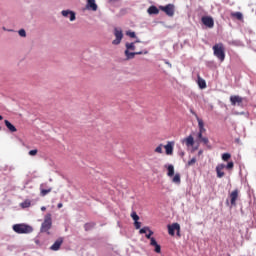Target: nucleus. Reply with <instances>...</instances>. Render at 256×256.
I'll use <instances>...</instances> for the list:
<instances>
[{
	"label": "nucleus",
	"mask_w": 256,
	"mask_h": 256,
	"mask_svg": "<svg viewBox=\"0 0 256 256\" xmlns=\"http://www.w3.org/2000/svg\"><path fill=\"white\" fill-rule=\"evenodd\" d=\"M212 49L216 58L223 63L225 61V45L223 43H217Z\"/></svg>",
	"instance_id": "f257e3e1"
},
{
	"label": "nucleus",
	"mask_w": 256,
	"mask_h": 256,
	"mask_svg": "<svg viewBox=\"0 0 256 256\" xmlns=\"http://www.w3.org/2000/svg\"><path fill=\"white\" fill-rule=\"evenodd\" d=\"M51 227H53V219L51 218V214H46L40 231L41 233H47V235H50L49 230L51 229Z\"/></svg>",
	"instance_id": "f03ea898"
},
{
	"label": "nucleus",
	"mask_w": 256,
	"mask_h": 256,
	"mask_svg": "<svg viewBox=\"0 0 256 256\" xmlns=\"http://www.w3.org/2000/svg\"><path fill=\"white\" fill-rule=\"evenodd\" d=\"M13 231L19 235H23L27 233H33V227L27 224H15L13 225Z\"/></svg>",
	"instance_id": "7ed1b4c3"
},
{
	"label": "nucleus",
	"mask_w": 256,
	"mask_h": 256,
	"mask_svg": "<svg viewBox=\"0 0 256 256\" xmlns=\"http://www.w3.org/2000/svg\"><path fill=\"white\" fill-rule=\"evenodd\" d=\"M114 37L112 45H120L121 41H123V30L121 28H114Z\"/></svg>",
	"instance_id": "20e7f679"
},
{
	"label": "nucleus",
	"mask_w": 256,
	"mask_h": 256,
	"mask_svg": "<svg viewBox=\"0 0 256 256\" xmlns=\"http://www.w3.org/2000/svg\"><path fill=\"white\" fill-rule=\"evenodd\" d=\"M160 11H163L168 17L175 15V5L168 4L166 6H159Z\"/></svg>",
	"instance_id": "39448f33"
},
{
	"label": "nucleus",
	"mask_w": 256,
	"mask_h": 256,
	"mask_svg": "<svg viewBox=\"0 0 256 256\" xmlns=\"http://www.w3.org/2000/svg\"><path fill=\"white\" fill-rule=\"evenodd\" d=\"M175 231H177V235H180L181 225L179 223H173L172 225H168V233L173 237L175 235Z\"/></svg>",
	"instance_id": "423d86ee"
},
{
	"label": "nucleus",
	"mask_w": 256,
	"mask_h": 256,
	"mask_svg": "<svg viewBox=\"0 0 256 256\" xmlns=\"http://www.w3.org/2000/svg\"><path fill=\"white\" fill-rule=\"evenodd\" d=\"M230 103L233 107H235V105H238V107H240V105L243 104V97L239 95H232L230 96Z\"/></svg>",
	"instance_id": "0eeeda50"
},
{
	"label": "nucleus",
	"mask_w": 256,
	"mask_h": 256,
	"mask_svg": "<svg viewBox=\"0 0 256 256\" xmlns=\"http://www.w3.org/2000/svg\"><path fill=\"white\" fill-rule=\"evenodd\" d=\"M202 23L209 29H213V27H215V21L209 16L202 17Z\"/></svg>",
	"instance_id": "6e6552de"
},
{
	"label": "nucleus",
	"mask_w": 256,
	"mask_h": 256,
	"mask_svg": "<svg viewBox=\"0 0 256 256\" xmlns=\"http://www.w3.org/2000/svg\"><path fill=\"white\" fill-rule=\"evenodd\" d=\"M147 53H149L147 50L138 52H129V50H125V56L127 57V59H134L135 55H147Z\"/></svg>",
	"instance_id": "1a4fd4ad"
},
{
	"label": "nucleus",
	"mask_w": 256,
	"mask_h": 256,
	"mask_svg": "<svg viewBox=\"0 0 256 256\" xmlns=\"http://www.w3.org/2000/svg\"><path fill=\"white\" fill-rule=\"evenodd\" d=\"M192 115L196 117V120L198 122L199 133H205L206 129H205V122H203V119L199 118V116L195 112H192Z\"/></svg>",
	"instance_id": "9d476101"
},
{
	"label": "nucleus",
	"mask_w": 256,
	"mask_h": 256,
	"mask_svg": "<svg viewBox=\"0 0 256 256\" xmlns=\"http://www.w3.org/2000/svg\"><path fill=\"white\" fill-rule=\"evenodd\" d=\"M225 169V164H218L216 166V175L218 179H223L225 177V172L223 171Z\"/></svg>",
	"instance_id": "9b49d317"
},
{
	"label": "nucleus",
	"mask_w": 256,
	"mask_h": 256,
	"mask_svg": "<svg viewBox=\"0 0 256 256\" xmlns=\"http://www.w3.org/2000/svg\"><path fill=\"white\" fill-rule=\"evenodd\" d=\"M63 245V238H58L52 246H50V251H59Z\"/></svg>",
	"instance_id": "f8f14e48"
},
{
	"label": "nucleus",
	"mask_w": 256,
	"mask_h": 256,
	"mask_svg": "<svg viewBox=\"0 0 256 256\" xmlns=\"http://www.w3.org/2000/svg\"><path fill=\"white\" fill-rule=\"evenodd\" d=\"M239 198V190H234L230 194V203L235 207L237 205V199Z\"/></svg>",
	"instance_id": "ddd939ff"
},
{
	"label": "nucleus",
	"mask_w": 256,
	"mask_h": 256,
	"mask_svg": "<svg viewBox=\"0 0 256 256\" xmlns=\"http://www.w3.org/2000/svg\"><path fill=\"white\" fill-rule=\"evenodd\" d=\"M43 187H47V184H41L40 185V195H41V197H45L46 195H49V193H51V191H53L52 188L45 189Z\"/></svg>",
	"instance_id": "4468645a"
},
{
	"label": "nucleus",
	"mask_w": 256,
	"mask_h": 256,
	"mask_svg": "<svg viewBox=\"0 0 256 256\" xmlns=\"http://www.w3.org/2000/svg\"><path fill=\"white\" fill-rule=\"evenodd\" d=\"M63 17H69L70 15V21H75V12L70 11V10H63L62 12Z\"/></svg>",
	"instance_id": "2eb2a0df"
},
{
	"label": "nucleus",
	"mask_w": 256,
	"mask_h": 256,
	"mask_svg": "<svg viewBox=\"0 0 256 256\" xmlns=\"http://www.w3.org/2000/svg\"><path fill=\"white\" fill-rule=\"evenodd\" d=\"M183 143H185L186 147H193L195 145V139L190 135L183 140Z\"/></svg>",
	"instance_id": "dca6fc26"
},
{
	"label": "nucleus",
	"mask_w": 256,
	"mask_h": 256,
	"mask_svg": "<svg viewBox=\"0 0 256 256\" xmlns=\"http://www.w3.org/2000/svg\"><path fill=\"white\" fill-rule=\"evenodd\" d=\"M150 245L155 248V253H161V245L157 243V240H155V238H151Z\"/></svg>",
	"instance_id": "f3484780"
},
{
	"label": "nucleus",
	"mask_w": 256,
	"mask_h": 256,
	"mask_svg": "<svg viewBox=\"0 0 256 256\" xmlns=\"http://www.w3.org/2000/svg\"><path fill=\"white\" fill-rule=\"evenodd\" d=\"M4 123L10 133H17V128L9 120H4Z\"/></svg>",
	"instance_id": "a211bd4d"
},
{
	"label": "nucleus",
	"mask_w": 256,
	"mask_h": 256,
	"mask_svg": "<svg viewBox=\"0 0 256 256\" xmlns=\"http://www.w3.org/2000/svg\"><path fill=\"white\" fill-rule=\"evenodd\" d=\"M173 145V142H168L167 145L164 146L166 155H173Z\"/></svg>",
	"instance_id": "6ab92c4d"
},
{
	"label": "nucleus",
	"mask_w": 256,
	"mask_h": 256,
	"mask_svg": "<svg viewBox=\"0 0 256 256\" xmlns=\"http://www.w3.org/2000/svg\"><path fill=\"white\" fill-rule=\"evenodd\" d=\"M87 9H91L92 11L97 10V4L95 3V0H87Z\"/></svg>",
	"instance_id": "aec40b11"
},
{
	"label": "nucleus",
	"mask_w": 256,
	"mask_h": 256,
	"mask_svg": "<svg viewBox=\"0 0 256 256\" xmlns=\"http://www.w3.org/2000/svg\"><path fill=\"white\" fill-rule=\"evenodd\" d=\"M147 13L149 15H159V8H157L156 6H150L147 10Z\"/></svg>",
	"instance_id": "412c9836"
},
{
	"label": "nucleus",
	"mask_w": 256,
	"mask_h": 256,
	"mask_svg": "<svg viewBox=\"0 0 256 256\" xmlns=\"http://www.w3.org/2000/svg\"><path fill=\"white\" fill-rule=\"evenodd\" d=\"M198 86L200 87V89L207 88V82H205V79L201 78V76H198Z\"/></svg>",
	"instance_id": "4be33fe9"
},
{
	"label": "nucleus",
	"mask_w": 256,
	"mask_h": 256,
	"mask_svg": "<svg viewBox=\"0 0 256 256\" xmlns=\"http://www.w3.org/2000/svg\"><path fill=\"white\" fill-rule=\"evenodd\" d=\"M167 170H168L167 172L168 177H173V175H175V167L173 165L170 164Z\"/></svg>",
	"instance_id": "5701e85b"
},
{
	"label": "nucleus",
	"mask_w": 256,
	"mask_h": 256,
	"mask_svg": "<svg viewBox=\"0 0 256 256\" xmlns=\"http://www.w3.org/2000/svg\"><path fill=\"white\" fill-rule=\"evenodd\" d=\"M95 222H88L84 225L85 231H91V229L95 228Z\"/></svg>",
	"instance_id": "b1692460"
},
{
	"label": "nucleus",
	"mask_w": 256,
	"mask_h": 256,
	"mask_svg": "<svg viewBox=\"0 0 256 256\" xmlns=\"http://www.w3.org/2000/svg\"><path fill=\"white\" fill-rule=\"evenodd\" d=\"M172 181L174 183H176V185H180L181 184V174L176 173L172 179Z\"/></svg>",
	"instance_id": "393cba45"
},
{
	"label": "nucleus",
	"mask_w": 256,
	"mask_h": 256,
	"mask_svg": "<svg viewBox=\"0 0 256 256\" xmlns=\"http://www.w3.org/2000/svg\"><path fill=\"white\" fill-rule=\"evenodd\" d=\"M20 207H22V209H27L31 207V200H25L20 204Z\"/></svg>",
	"instance_id": "a878e982"
},
{
	"label": "nucleus",
	"mask_w": 256,
	"mask_h": 256,
	"mask_svg": "<svg viewBox=\"0 0 256 256\" xmlns=\"http://www.w3.org/2000/svg\"><path fill=\"white\" fill-rule=\"evenodd\" d=\"M231 15L232 17L238 19V21H241L243 19V14L241 12H233Z\"/></svg>",
	"instance_id": "bb28decb"
},
{
	"label": "nucleus",
	"mask_w": 256,
	"mask_h": 256,
	"mask_svg": "<svg viewBox=\"0 0 256 256\" xmlns=\"http://www.w3.org/2000/svg\"><path fill=\"white\" fill-rule=\"evenodd\" d=\"M126 50L135 51V43H126Z\"/></svg>",
	"instance_id": "cd10ccee"
},
{
	"label": "nucleus",
	"mask_w": 256,
	"mask_h": 256,
	"mask_svg": "<svg viewBox=\"0 0 256 256\" xmlns=\"http://www.w3.org/2000/svg\"><path fill=\"white\" fill-rule=\"evenodd\" d=\"M234 167H235V164L233 163V161L228 162L227 165H225V168H226L228 171L233 170Z\"/></svg>",
	"instance_id": "c85d7f7f"
},
{
	"label": "nucleus",
	"mask_w": 256,
	"mask_h": 256,
	"mask_svg": "<svg viewBox=\"0 0 256 256\" xmlns=\"http://www.w3.org/2000/svg\"><path fill=\"white\" fill-rule=\"evenodd\" d=\"M229 159H231V154L229 153L222 154V161H229Z\"/></svg>",
	"instance_id": "c756f323"
},
{
	"label": "nucleus",
	"mask_w": 256,
	"mask_h": 256,
	"mask_svg": "<svg viewBox=\"0 0 256 256\" xmlns=\"http://www.w3.org/2000/svg\"><path fill=\"white\" fill-rule=\"evenodd\" d=\"M155 153H163V144H160L158 147L155 148Z\"/></svg>",
	"instance_id": "7c9ffc66"
},
{
	"label": "nucleus",
	"mask_w": 256,
	"mask_h": 256,
	"mask_svg": "<svg viewBox=\"0 0 256 256\" xmlns=\"http://www.w3.org/2000/svg\"><path fill=\"white\" fill-rule=\"evenodd\" d=\"M195 163H197V158L194 157L188 161L187 165L188 167H191L192 165H195Z\"/></svg>",
	"instance_id": "2f4dec72"
},
{
	"label": "nucleus",
	"mask_w": 256,
	"mask_h": 256,
	"mask_svg": "<svg viewBox=\"0 0 256 256\" xmlns=\"http://www.w3.org/2000/svg\"><path fill=\"white\" fill-rule=\"evenodd\" d=\"M131 217L133 221H139V215H137V212H132Z\"/></svg>",
	"instance_id": "473e14b6"
},
{
	"label": "nucleus",
	"mask_w": 256,
	"mask_h": 256,
	"mask_svg": "<svg viewBox=\"0 0 256 256\" xmlns=\"http://www.w3.org/2000/svg\"><path fill=\"white\" fill-rule=\"evenodd\" d=\"M152 235H153V230L149 229L148 234H146V239H150V243H151V239H154L153 237H151Z\"/></svg>",
	"instance_id": "72a5a7b5"
},
{
	"label": "nucleus",
	"mask_w": 256,
	"mask_h": 256,
	"mask_svg": "<svg viewBox=\"0 0 256 256\" xmlns=\"http://www.w3.org/2000/svg\"><path fill=\"white\" fill-rule=\"evenodd\" d=\"M39 151L37 149H34V150H30L28 152V155H30L31 157H35V155H37Z\"/></svg>",
	"instance_id": "f704fd0d"
},
{
	"label": "nucleus",
	"mask_w": 256,
	"mask_h": 256,
	"mask_svg": "<svg viewBox=\"0 0 256 256\" xmlns=\"http://www.w3.org/2000/svg\"><path fill=\"white\" fill-rule=\"evenodd\" d=\"M20 37H27V32H25V29H21L18 31Z\"/></svg>",
	"instance_id": "c9c22d12"
},
{
	"label": "nucleus",
	"mask_w": 256,
	"mask_h": 256,
	"mask_svg": "<svg viewBox=\"0 0 256 256\" xmlns=\"http://www.w3.org/2000/svg\"><path fill=\"white\" fill-rule=\"evenodd\" d=\"M126 35H128V37H131L132 39H135V37H137L135 32H131V31L126 32Z\"/></svg>",
	"instance_id": "e433bc0d"
},
{
	"label": "nucleus",
	"mask_w": 256,
	"mask_h": 256,
	"mask_svg": "<svg viewBox=\"0 0 256 256\" xmlns=\"http://www.w3.org/2000/svg\"><path fill=\"white\" fill-rule=\"evenodd\" d=\"M149 231V227H143L142 229L139 230L140 235H143Z\"/></svg>",
	"instance_id": "4c0bfd02"
},
{
	"label": "nucleus",
	"mask_w": 256,
	"mask_h": 256,
	"mask_svg": "<svg viewBox=\"0 0 256 256\" xmlns=\"http://www.w3.org/2000/svg\"><path fill=\"white\" fill-rule=\"evenodd\" d=\"M134 227L135 229H141V222L139 220L134 221Z\"/></svg>",
	"instance_id": "58836bf2"
},
{
	"label": "nucleus",
	"mask_w": 256,
	"mask_h": 256,
	"mask_svg": "<svg viewBox=\"0 0 256 256\" xmlns=\"http://www.w3.org/2000/svg\"><path fill=\"white\" fill-rule=\"evenodd\" d=\"M200 141H202V143H204V145H207L209 143V138L203 137Z\"/></svg>",
	"instance_id": "ea45409f"
},
{
	"label": "nucleus",
	"mask_w": 256,
	"mask_h": 256,
	"mask_svg": "<svg viewBox=\"0 0 256 256\" xmlns=\"http://www.w3.org/2000/svg\"><path fill=\"white\" fill-rule=\"evenodd\" d=\"M202 138H203V133L198 132V139H200V141H201V140H202Z\"/></svg>",
	"instance_id": "a19ab883"
},
{
	"label": "nucleus",
	"mask_w": 256,
	"mask_h": 256,
	"mask_svg": "<svg viewBox=\"0 0 256 256\" xmlns=\"http://www.w3.org/2000/svg\"><path fill=\"white\" fill-rule=\"evenodd\" d=\"M57 207L58 209H61L63 207V203H58Z\"/></svg>",
	"instance_id": "79ce46f5"
},
{
	"label": "nucleus",
	"mask_w": 256,
	"mask_h": 256,
	"mask_svg": "<svg viewBox=\"0 0 256 256\" xmlns=\"http://www.w3.org/2000/svg\"><path fill=\"white\" fill-rule=\"evenodd\" d=\"M41 211H47V208L45 206H42Z\"/></svg>",
	"instance_id": "37998d69"
},
{
	"label": "nucleus",
	"mask_w": 256,
	"mask_h": 256,
	"mask_svg": "<svg viewBox=\"0 0 256 256\" xmlns=\"http://www.w3.org/2000/svg\"><path fill=\"white\" fill-rule=\"evenodd\" d=\"M203 154V150H200L199 152H198V155H202Z\"/></svg>",
	"instance_id": "c03bdc74"
},
{
	"label": "nucleus",
	"mask_w": 256,
	"mask_h": 256,
	"mask_svg": "<svg viewBox=\"0 0 256 256\" xmlns=\"http://www.w3.org/2000/svg\"><path fill=\"white\" fill-rule=\"evenodd\" d=\"M0 121H3V116L0 115Z\"/></svg>",
	"instance_id": "a18cd8bd"
},
{
	"label": "nucleus",
	"mask_w": 256,
	"mask_h": 256,
	"mask_svg": "<svg viewBox=\"0 0 256 256\" xmlns=\"http://www.w3.org/2000/svg\"><path fill=\"white\" fill-rule=\"evenodd\" d=\"M135 43H140V41L139 40H136V42Z\"/></svg>",
	"instance_id": "49530a36"
},
{
	"label": "nucleus",
	"mask_w": 256,
	"mask_h": 256,
	"mask_svg": "<svg viewBox=\"0 0 256 256\" xmlns=\"http://www.w3.org/2000/svg\"><path fill=\"white\" fill-rule=\"evenodd\" d=\"M183 155H185V152H182V157H183Z\"/></svg>",
	"instance_id": "de8ad7c7"
},
{
	"label": "nucleus",
	"mask_w": 256,
	"mask_h": 256,
	"mask_svg": "<svg viewBox=\"0 0 256 256\" xmlns=\"http://www.w3.org/2000/svg\"><path fill=\"white\" fill-rule=\"evenodd\" d=\"M229 256H231V255H229Z\"/></svg>",
	"instance_id": "09e8293b"
}]
</instances>
